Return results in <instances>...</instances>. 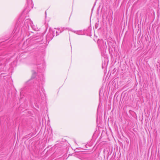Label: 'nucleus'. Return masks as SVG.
<instances>
[{"mask_svg":"<svg viewBox=\"0 0 160 160\" xmlns=\"http://www.w3.org/2000/svg\"><path fill=\"white\" fill-rule=\"evenodd\" d=\"M34 77L33 78H32V79H33L36 76V73H34Z\"/></svg>","mask_w":160,"mask_h":160,"instance_id":"1","label":"nucleus"}]
</instances>
